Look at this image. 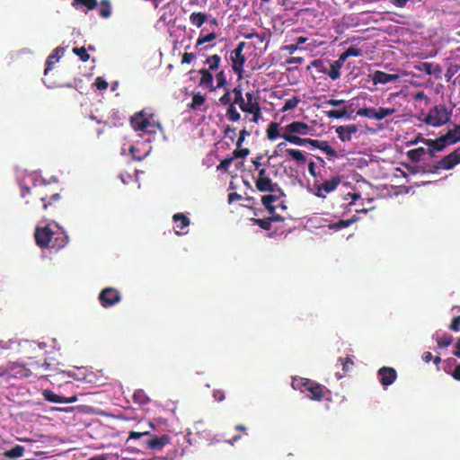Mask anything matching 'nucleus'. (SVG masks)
<instances>
[{"mask_svg":"<svg viewBox=\"0 0 460 460\" xmlns=\"http://www.w3.org/2000/svg\"><path fill=\"white\" fill-rule=\"evenodd\" d=\"M250 113L253 115L252 121L254 123H257L259 119L261 118V111L260 106H256Z\"/></svg>","mask_w":460,"mask_h":460,"instance_id":"338daca9","label":"nucleus"},{"mask_svg":"<svg viewBox=\"0 0 460 460\" xmlns=\"http://www.w3.org/2000/svg\"><path fill=\"white\" fill-rule=\"evenodd\" d=\"M245 97L244 108L242 110L243 112H252L256 106H260L259 102L254 97L253 92L246 93Z\"/></svg>","mask_w":460,"mask_h":460,"instance_id":"bb28decb","label":"nucleus"},{"mask_svg":"<svg viewBox=\"0 0 460 460\" xmlns=\"http://www.w3.org/2000/svg\"><path fill=\"white\" fill-rule=\"evenodd\" d=\"M216 80H217V88H226L228 83L226 79V75L225 74V71L221 70L216 75Z\"/></svg>","mask_w":460,"mask_h":460,"instance_id":"09e8293b","label":"nucleus"},{"mask_svg":"<svg viewBox=\"0 0 460 460\" xmlns=\"http://www.w3.org/2000/svg\"><path fill=\"white\" fill-rule=\"evenodd\" d=\"M256 189L261 192H279L280 195L284 196V192L279 187L277 182H273L270 177L265 179H257L255 181Z\"/></svg>","mask_w":460,"mask_h":460,"instance_id":"9b49d317","label":"nucleus"},{"mask_svg":"<svg viewBox=\"0 0 460 460\" xmlns=\"http://www.w3.org/2000/svg\"><path fill=\"white\" fill-rule=\"evenodd\" d=\"M98 5L97 0H73L72 6L75 9L85 7L87 11L94 10Z\"/></svg>","mask_w":460,"mask_h":460,"instance_id":"a878e982","label":"nucleus"},{"mask_svg":"<svg viewBox=\"0 0 460 460\" xmlns=\"http://www.w3.org/2000/svg\"><path fill=\"white\" fill-rule=\"evenodd\" d=\"M206 102V98L200 93L193 94L192 102L190 107L193 110L199 109Z\"/></svg>","mask_w":460,"mask_h":460,"instance_id":"37998d69","label":"nucleus"},{"mask_svg":"<svg viewBox=\"0 0 460 460\" xmlns=\"http://www.w3.org/2000/svg\"><path fill=\"white\" fill-rule=\"evenodd\" d=\"M124 116L119 111L112 110L107 119L103 121H98V123H103L105 126L110 128L119 127L123 125Z\"/></svg>","mask_w":460,"mask_h":460,"instance_id":"a211bd4d","label":"nucleus"},{"mask_svg":"<svg viewBox=\"0 0 460 460\" xmlns=\"http://www.w3.org/2000/svg\"><path fill=\"white\" fill-rule=\"evenodd\" d=\"M219 103L227 107L234 104L231 100V91L228 88H225V93L219 98Z\"/></svg>","mask_w":460,"mask_h":460,"instance_id":"864d4df0","label":"nucleus"},{"mask_svg":"<svg viewBox=\"0 0 460 460\" xmlns=\"http://www.w3.org/2000/svg\"><path fill=\"white\" fill-rule=\"evenodd\" d=\"M172 219L175 224V234L177 235L182 234L181 230L190 226L189 217L182 213H176L173 215Z\"/></svg>","mask_w":460,"mask_h":460,"instance_id":"aec40b11","label":"nucleus"},{"mask_svg":"<svg viewBox=\"0 0 460 460\" xmlns=\"http://www.w3.org/2000/svg\"><path fill=\"white\" fill-rule=\"evenodd\" d=\"M285 220V217L278 215V214H271L270 217L267 218H252L251 221L256 225L259 226L261 228L264 230H270L271 228V223L272 222H283Z\"/></svg>","mask_w":460,"mask_h":460,"instance_id":"f3484780","label":"nucleus"},{"mask_svg":"<svg viewBox=\"0 0 460 460\" xmlns=\"http://www.w3.org/2000/svg\"><path fill=\"white\" fill-rule=\"evenodd\" d=\"M449 329L453 332H458L460 330V315L453 318Z\"/></svg>","mask_w":460,"mask_h":460,"instance_id":"e2e57ef3","label":"nucleus"},{"mask_svg":"<svg viewBox=\"0 0 460 460\" xmlns=\"http://www.w3.org/2000/svg\"><path fill=\"white\" fill-rule=\"evenodd\" d=\"M63 54V49L60 47L56 48L53 52L49 56L46 61V68H45V75L52 68V66L56 61H58L60 58L59 53Z\"/></svg>","mask_w":460,"mask_h":460,"instance_id":"cd10ccee","label":"nucleus"},{"mask_svg":"<svg viewBox=\"0 0 460 460\" xmlns=\"http://www.w3.org/2000/svg\"><path fill=\"white\" fill-rule=\"evenodd\" d=\"M311 384V379L304 377H294L292 380V387L301 393H306Z\"/></svg>","mask_w":460,"mask_h":460,"instance_id":"393cba45","label":"nucleus"},{"mask_svg":"<svg viewBox=\"0 0 460 460\" xmlns=\"http://www.w3.org/2000/svg\"><path fill=\"white\" fill-rule=\"evenodd\" d=\"M148 438L143 442V446H145L146 448L152 449L155 451H161L164 446L169 444L171 442V438L168 435L164 434L161 437H157L155 435H153L150 431H130L128 441L134 439H140L141 438Z\"/></svg>","mask_w":460,"mask_h":460,"instance_id":"7ed1b4c3","label":"nucleus"},{"mask_svg":"<svg viewBox=\"0 0 460 460\" xmlns=\"http://www.w3.org/2000/svg\"><path fill=\"white\" fill-rule=\"evenodd\" d=\"M313 143V147L324 152L329 159L338 156L337 151L330 146L328 141L314 139Z\"/></svg>","mask_w":460,"mask_h":460,"instance_id":"412c9836","label":"nucleus"},{"mask_svg":"<svg viewBox=\"0 0 460 460\" xmlns=\"http://www.w3.org/2000/svg\"><path fill=\"white\" fill-rule=\"evenodd\" d=\"M458 164H460V146L454 152L438 161L434 167L436 170H450Z\"/></svg>","mask_w":460,"mask_h":460,"instance_id":"1a4fd4ad","label":"nucleus"},{"mask_svg":"<svg viewBox=\"0 0 460 460\" xmlns=\"http://www.w3.org/2000/svg\"><path fill=\"white\" fill-rule=\"evenodd\" d=\"M326 116L329 119H342V118H349V114L348 113L347 110L344 108L342 110H331L325 111Z\"/></svg>","mask_w":460,"mask_h":460,"instance_id":"4c0bfd02","label":"nucleus"},{"mask_svg":"<svg viewBox=\"0 0 460 460\" xmlns=\"http://www.w3.org/2000/svg\"><path fill=\"white\" fill-rule=\"evenodd\" d=\"M453 341V337L450 334L446 333L443 337L437 338V344L440 349L447 348L452 344Z\"/></svg>","mask_w":460,"mask_h":460,"instance_id":"de8ad7c7","label":"nucleus"},{"mask_svg":"<svg viewBox=\"0 0 460 460\" xmlns=\"http://www.w3.org/2000/svg\"><path fill=\"white\" fill-rule=\"evenodd\" d=\"M190 20L193 25H196L198 28H199L207 21V15L201 12L192 13L190 16Z\"/></svg>","mask_w":460,"mask_h":460,"instance_id":"f704fd0d","label":"nucleus"},{"mask_svg":"<svg viewBox=\"0 0 460 460\" xmlns=\"http://www.w3.org/2000/svg\"><path fill=\"white\" fill-rule=\"evenodd\" d=\"M279 124L278 122H271L266 130L267 137L270 140H275L278 137H281V134H279Z\"/></svg>","mask_w":460,"mask_h":460,"instance_id":"72a5a7b5","label":"nucleus"},{"mask_svg":"<svg viewBox=\"0 0 460 460\" xmlns=\"http://www.w3.org/2000/svg\"><path fill=\"white\" fill-rule=\"evenodd\" d=\"M294 160L299 164H304L306 162V157L304 155L302 151L296 149H287L286 151Z\"/></svg>","mask_w":460,"mask_h":460,"instance_id":"79ce46f5","label":"nucleus"},{"mask_svg":"<svg viewBox=\"0 0 460 460\" xmlns=\"http://www.w3.org/2000/svg\"><path fill=\"white\" fill-rule=\"evenodd\" d=\"M357 115L359 117H365L368 119H373L376 120V109L375 108H361L357 111Z\"/></svg>","mask_w":460,"mask_h":460,"instance_id":"a19ab883","label":"nucleus"},{"mask_svg":"<svg viewBox=\"0 0 460 460\" xmlns=\"http://www.w3.org/2000/svg\"><path fill=\"white\" fill-rule=\"evenodd\" d=\"M250 154V150L249 148H242L241 147H236L235 150H234V152L232 153V158L233 160L234 159H238V158H245L248 155Z\"/></svg>","mask_w":460,"mask_h":460,"instance_id":"3c124183","label":"nucleus"},{"mask_svg":"<svg viewBox=\"0 0 460 460\" xmlns=\"http://www.w3.org/2000/svg\"><path fill=\"white\" fill-rule=\"evenodd\" d=\"M400 79V75L396 74H387L385 72L376 70L372 75V82L375 85L385 84L388 83L396 82Z\"/></svg>","mask_w":460,"mask_h":460,"instance_id":"2eb2a0df","label":"nucleus"},{"mask_svg":"<svg viewBox=\"0 0 460 460\" xmlns=\"http://www.w3.org/2000/svg\"><path fill=\"white\" fill-rule=\"evenodd\" d=\"M199 73L201 75L199 85L211 91L216 90V87L214 86V77L212 73L206 68H201Z\"/></svg>","mask_w":460,"mask_h":460,"instance_id":"4be33fe9","label":"nucleus"},{"mask_svg":"<svg viewBox=\"0 0 460 460\" xmlns=\"http://www.w3.org/2000/svg\"><path fill=\"white\" fill-rule=\"evenodd\" d=\"M422 141L429 146V148L428 152L431 156H433L435 152L442 151L447 145H453L460 141V137L458 136H455L453 132H447L445 135H442L436 139L422 138Z\"/></svg>","mask_w":460,"mask_h":460,"instance_id":"39448f33","label":"nucleus"},{"mask_svg":"<svg viewBox=\"0 0 460 460\" xmlns=\"http://www.w3.org/2000/svg\"><path fill=\"white\" fill-rule=\"evenodd\" d=\"M357 132L358 127L354 124L340 126L336 128V133L338 134L339 138L343 142L350 141L352 134H356Z\"/></svg>","mask_w":460,"mask_h":460,"instance_id":"6ab92c4d","label":"nucleus"},{"mask_svg":"<svg viewBox=\"0 0 460 460\" xmlns=\"http://www.w3.org/2000/svg\"><path fill=\"white\" fill-rule=\"evenodd\" d=\"M419 69L424 73H426L427 75H432L434 74L436 71H439V69L438 68V66H434L433 64L431 63H422L420 65V66L419 67Z\"/></svg>","mask_w":460,"mask_h":460,"instance_id":"603ef678","label":"nucleus"},{"mask_svg":"<svg viewBox=\"0 0 460 460\" xmlns=\"http://www.w3.org/2000/svg\"><path fill=\"white\" fill-rule=\"evenodd\" d=\"M232 93L234 95L233 101L234 105L237 104L241 110H243L245 100L243 95V89L240 86H237L232 90Z\"/></svg>","mask_w":460,"mask_h":460,"instance_id":"7c9ffc66","label":"nucleus"},{"mask_svg":"<svg viewBox=\"0 0 460 460\" xmlns=\"http://www.w3.org/2000/svg\"><path fill=\"white\" fill-rule=\"evenodd\" d=\"M163 13L161 14L159 21L163 22L165 24H169L172 22L175 19V14L177 12V5L175 3L169 2L166 3L162 7Z\"/></svg>","mask_w":460,"mask_h":460,"instance_id":"dca6fc26","label":"nucleus"},{"mask_svg":"<svg viewBox=\"0 0 460 460\" xmlns=\"http://www.w3.org/2000/svg\"><path fill=\"white\" fill-rule=\"evenodd\" d=\"M247 136H250V132H248L245 128L242 129L240 132H239V137L237 139V142H236V147H241L245 137Z\"/></svg>","mask_w":460,"mask_h":460,"instance_id":"680f3d73","label":"nucleus"},{"mask_svg":"<svg viewBox=\"0 0 460 460\" xmlns=\"http://www.w3.org/2000/svg\"><path fill=\"white\" fill-rule=\"evenodd\" d=\"M286 132L283 134H298L305 136L312 130L311 127L303 121H293L285 127Z\"/></svg>","mask_w":460,"mask_h":460,"instance_id":"4468645a","label":"nucleus"},{"mask_svg":"<svg viewBox=\"0 0 460 460\" xmlns=\"http://www.w3.org/2000/svg\"><path fill=\"white\" fill-rule=\"evenodd\" d=\"M60 199V195L58 193L53 194L49 201H46V197H41L40 199L43 201V208L46 210L52 202L58 201Z\"/></svg>","mask_w":460,"mask_h":460,"instance_id":"bf43d9fd","label":"nucleus"},{"mask_svg":"<svg viewBox=\"0 0 460 460\" xmlns=\"http://www.w3.org/2000/svg\"><path fill=\"white\" fill-rule=\"evenodd\" d=\"M306 393H309L308 397L311 400L321 401L326 396L327 394H330L331 392L326 386L314 380H311V384L309 385Z\"/></svg>","mask_w":460,"mask_h":460,"instance_id":"f8f14e48","label":"nucleus"},{"mask_svg":"<svg viewBox=\"0 0 460 460\" xmlns=\"http://www.w3.org/2000/svg\"><path fill=\"white\" fill-rule=\"evenodd\" d=\"M226 116L227 119L232 122H236L241 119V115L234 104H231L227 107Z\"/></svg>","mask_w":460,"mask_h":460,"instance_id":"ea45409f","label":"nucleus"},{"mask_svg":"<svg viewBox=\"0 0 460 460\" xmlns=\"http://www.w3.org/2000/svg\"><path fill=\"white\" fill-rule=\"evenodd\" d=\"M281 137L288 142V143H291V144H294V145H296V146H306V145H309L313 147V141L314 139L312 138H302L298 136H296V135H291V134H281Z\"/></svg>","mask_w":460,"mask_h":460,"instance_id":"5701e85b","label":"nucleus"},{"mask_svg":"<svg viewBox=\"0 0 460 460\" xmlns=\"http://www.w3.org/2000/svg\"><path fill=\"white\" fill-rule=\"evenodd\" d=\"M216 39H217V34L215 32H210L207 35L199 36L196 41L195 48L198 49L199 47L204 45L205 43L213 41Z\"/></svg>","mask_w":460,"mask_h":460,"instance_id":"49530a36","label":"nucleus"},{"mask_svg":"<svg viewBox=\"0 0 460 460\" xmlns=\"http://www.w3.org/2000/svg\"><path fill=\"white\" fill-rule=\"evenodd\" d=\"M311 65H312V66L317 68L319 72H322V73H324V74L327 73V67L324 65L323 60H322V59H314L311 63Z\"/></svg>","mask_w":460,"mask_h":460,"instance_id":"4d7b16f0","label":"nucleus"},{"mask_svg":"<svg viewBox=\"0 0 460 460\" xmlns=\"http://www.w3.org/2000/svg\"><path fill=\"white\" fill-rule=\"evenodd\" d=\"M377 375L380 383L385 387L391 385L397 378V372L394 367H383L379 368Z\"/></svg>","mask_w":460,"mask_h":460,"instance_id":"ddd939ff","label":"nucleus"},{"mask_svg":"<svg viewBox=\"0 0 460 460\" xmlns=\"http://www.w3.org/2000/svg\"><path fill=\"white\" fill-rule=\"evenodd\" d=\"M98 298L101 305L108 308L120 302L121 294L114 288H105L100 292Z\"/></svg>","mask_w":460,"mask_h":460,"instance_id":"0eeeda50","label":"nucleus"},{"mask_svg":"<svg viewBox=\"0 0 460 460\" xmlns=\"http://www.w3.org/2000/svg\"><path fill=\"white\" fill-rule=\"evenodd\" d=\"M130 123L136 131H143L146 133L155 132L154 124L151 123L150 119L146 117V114L143 111L132 116Z\"/></svg>","mask_w":460,"mask_h":460,"instance_id":"6e6552de","label":"nucleus"},{"mask_svg":"<svg viewBox=\"0 0 460 460\" xmlns=\"http://www.w3.org/2000/svg\"><path fill=\"white\" fill-rule=\"evenodd\" d=\"M338 361L342 365V369L346 373L351 369V367L354 365L353 360L347 357V358H339Z\"/></svg>","mask_w":460,"mask_h":460,"instance_id":"5fc2aeb1","label":"nucleus"},{"mask_svg":"<svg viewBox=\"0 0 460 460\" xmlns=\"http://www.w3.org/2000/svg\"><path fill=\"white\" fill-rule=\"evenodd\" d=\"M341 182V177L337 175L330 180L325 181L322 184L316 186L314 195L318 198H325L326 194L332 192Z\"/></svg>","mask_w":460,"mask_h":460,"instance_id":"9d476101","label":"nucleus"},{"mask_svg":"<svg viewBox=\"0 0 460 460\" xmlns=\"http://www.w3.org/2000/svg\"><path fill=\"white\" fill-rule=\"evenodd\" d=\"M30 368L25 367L22 365L15 364L12 367V376L16 378H24L28 377L32 374V371L35 372V375L40 378L45 377L46 375L40 371V369L48 370L50 367V364L46 360L42 364H40L38 361H31L29 363Z\"/></svg>","mask_w":460,"mask_h":460,"instance_id":"20e7f679","label":"nucleus"},{"mask_svg":"<svg viewBox=\"0 0 460 460\" xmlns=\"http://www.w3.org/2000/svg\"><path fill=\"white\" fill-rule=\"evenodd\" d=\"M24 447L21 445H16L10 450H6L4 453V456L7 458H19L22 457L24 454Z\"/></svg>","mask_w":460,"mask_h":460,"instance_id":"473e14b6","label":"nucleus"},{"mask_svg":"<svg viewBox=\"0 0 460 460\" xmlns=\"http://www.w3.org/2000/svg\"><path fill=\"white\" fill-rule=\"evenodd\" d=\"M418 118L421 122L432 126L440 127L447 124L452 116V110H449L445 104H438L432 107L427 114L421 113Z\"/></svg>","mask_w":460,"mask_h":460,"instance_id":"f03ea898","label":"nucleus"},{"mask_svg":"<svg viewBox=\"0 0 460 460\" xmlns=\"http://www.w3.org/2000/svg\"><path fill=\"white\" fill-rule=\"evenodd\" d=\"M245 45L246 43L244 41L239 42L236 48L230 52L229 56V59L232 63V69L238 75L239 79L243 77L244 72L243 66L246 62V58L243 51Z\"/></svg>","mask_w":460,"mask_h":460,"instance_id":"423d86ee","label":"nucleus"},{"mask_svg":"<svg viewBox=\"0 0 460 460\" xmlns=\"http://www.w3.org/2000/svg\"><path fill=\"white\" fill-rule=\"evenodd\" d=\"M72 51L78 56L83 62H86L90 59V55L87 53V49L84 47L74 48Z\"/></svg>","mask_w":460,"mask_h":460,"instance_id":"8fccbe9b","label":"nucleus"},{"mask_svg":"<svg viewBox=\"0 0 460 460\" xmlns=\"http://www.w3.org/2000/svg\"><path fill=\"white\" fill-rule=\"evenodd\" d=\"M221 63V58L217 54L211 55L207 58L205 64L208 66V69L211 71H216L218 69Z\"/></svg>","mask_w":460,"mask_h":460,"instance_id":"2f4dec72","label":"nucleus"},{"mask_svg":"<svg viewBox=\"0 0 460 460\" xmlns=\"http://www.w3.org/2000/svg\"><path fill=\"white\" fill-rule=\"evenodd\" d=\"M99 14L102 18H109L111 15V6L109 0H102L100 3Z\"/></svg>","mask_w":460,"mask_h":460,"instance_id":"c9c22d12","label":"nucleus"},{"mask_svg":"<svg viewBox=\"0 0 460 460\" xmlns=\"http://www.w3.org/2000/svg\"><path fill=\"white\" fill-rule=\"evenodd\" d=\"M94 84H95L96 88L100 91L106 90L109 86L108 82L105 79H103L102 76H98L95 79Z\"/></svg>","mask_w":460,"mask_h":460,"instance_id":"13d9d810","label":"nucleus"},{"mask_svg":"<svg viewBox=\"0 0 460 460\" xmlns=\"http://www.w3.org/2000/svg\"><path fill=\"white\" fill-rule=\"evenodd\" d=\"M301 102L298 96H293L292 98L287 100L281 108V112H286L288 111L294 110Z\"/></svg>","mask_w":460,"mask_h":460,"instance_id":"58836bf2","label":"nucleus"},{"mask_svg":"<svg viewBox=\"0 0 460 460\" xmlns=\"http://www.w3.org/2000/svg\"><path fill=\"white\" fill-rule=\"evenodd\" d=\"M133 402L139 405H146L150 402L149 397L146 395L144 390H136L132 396Z\"/></svg>","mask_w":460,"mask_h":460,"instance_id":"c756f323","label":"nucleus"},{"mask_svg":"<svg viewBox=\"0 0 460 460\" xmlns=\"http://www.w3.org/2000/svg\"><path fill=\"white\" fill-rule=\"evenodd\" d=\"M231 133L233 136L230 137V138L233 141L235 135V128L230 125H226L223 130L224 137H229Z\"/></svg>","mask_w":460,"mask_h":460,"instance_id":"774afa93","label":"nucleus"},{"mask_svg":"<svg viewBox=\"0 0 460 460\" xmlns=\"http://www.w3.org/2000/svg\"><path fill=\"white\" fill-rule=\"evenodd\" d=\"M356 220H357V218L355 217L353 218H350V219H348V220L341 219L338 222L330 225L329 227L331 229H332V230H339V229L349 226Z\"/></svg>","mask_w":460,"mask_h":460,"instance_id":"c03bdc74","label":"nucleus"},{"mask_svg":"<svg viewBox=\"0 0 460 460\" xmlns=\"http://www.w3.org/2000/svg\"><path fill=\"white\" fill-rule=\"evenodd\" d=\"M281 195L277 194H270L265 195L261 198V203L265 207V208L269 211L270 214H276V208L277 207L273 205L274 202L279 200V197Z\"/></svg>","mask_w":460,"mask_h":460,"instance_id":"b1692460","label":"nucleus"},{"mask_svg":"<svg viewBox=\"0 0 460 460\" xmlns=\"http://www.w3.org/2000/svg\"><path fill=\"white\" fill-rule=\"evenodd\" d=\"M54 234L49 226L37 227L34 234L37 245L40 248H61L67 243L68 237L66 235L61 233L54 237Z\"/></svg>","mask_w":460,"mask_h":460,"instance_id":"f257e3e1","label":"nucleus"},{"mask_svg":"<svg viewBox=\"0 0 460 460\" xmlns=\"http://www.w3.org/2000/svg\"><path fill=\"white\" fill-rule=\"evenodd\" d=\"M327 73L332 80H337L341 76V70H339V68H336L332 65H330V70H327Z\"/></svg>","mask_w":460,"mask_h":460,"instance_id":"052dcab7","label":"nucleus"},{"mask_svg":"<svg viewBox=\"0 0 460 460\" xmlns=\"http://www.w3.org/2000/svg\"><path fill=\"white\" fill-rule=\"evenodd\" d=\"M196 58V55L194 53L185 52L182 55L181 64H190Z\"/></svg>","mask_w":460,"mask_h":460,"instance_id":"0e129e2a","label":"nucleus"},{"mask_svg":"<svg viewBox=\"0 0 460 460\" xmlns=\"http://www.w3.org/2000/svg\"><path fill=\"white\" fill-rule=\"evenodd\" d=\"M396 111L394 108L379 107L376 109V120H382L385 117L394 114Z\"/></svg>","mask_w":460,"mask_h":460,"instance_id":"a18cd8bd","label":"nucleus"},{"mask_svg":"<svg viewBox=\"0 0 460 460\" xmlns=\"http://www.w3.org/2000/svg\"><path fill=\"white\" fill-rule=\"evenodd\" d=\"M427 150L424 147H418L408 151L407 155L411 162L418 163L426 155Z\"/></svg>","mask_w":460,"mask_h":460,"instance_id":"c85d7f7f","label":"nucleus"},{"mask_svg":"<svg viewBox=\"0 0 460 460\" xmlns=\"http://www.w3.org/2000/svg\"><path fill=\"white\" fill-rule=\"evenodd\" d=\"M43 397L46 401L57 403H64V396L58 395L50 390H44Z\"/></svg>","mask_w":460,"mask_h":460,"instance_id":"e433bc0d","label":"nucleus"},{"mask_svg":"<svg viewBox=\"0 0 460 460\" xmlns=\"http://www.w3.org/2000/svg\"><path fill=\"white\" fill-rule=\"evenodd\" d=\"M233 158L230 156V157H226L225 158L224 160L221 161V163L217 165V169L219 170V171H225V172H227L230 165L232 164L233 163Z\"/></svg>","mask_w":460,"mask_h":460,"instance_id":"6e6d98bb","label":"nucleus"},{"mask_svg":"<svg viewBox=\"0 0 460 460\" xmlns=\"http://www.w3.org/2000/svg\"><path fill=\"white\" fill-rule=\"evenodd\" d=\"M347 54L349 55V57H360L362 55V50L356 47H349L347 49Z\"/></svg>","mask_w":460,"mask_h":460,"instance_id":"69168bd1","label":"nucleus"}]
</instances>
